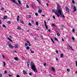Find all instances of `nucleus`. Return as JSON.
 <instances>
[{"instance_id":"1","label":"nucleus","mask_w":77,"mask_h":77,"mask_svg":"<svg viewBox=\"0 0 77 77\" xmlns=\"http://www.w3.org/2000/svg\"><path fill=\"white\" fill-rule=\"evenodd\" d=\"M52 12H54L55 15H57L58 17H59L60 16L63 18H65L63 14L62 13V10L61 7L59 5H57V11L54 9H53Z\"/></svg>"},{"instance_id":"2","label":"nucleus","mask_w":77,"mask_h":77,"mask_svg":"<svg viewBox=\"0 0 77 77\" xmlns=\"http://www.w3.org/2000/svg\"><path fill=\"white\" fill-rule=\"evenodd\" d=\"M30 66L31 67V69L33 71H35L36 69V67H35V65L34 64V63L33 62L31 61V62Z\"/></svg>"},{"instance_id":"3","label":"nucleus","mask_w":77,"mask_h":77,"mask_svg":"<svg viewBox=\"0 0 77 77\" xmlns=\"http://www.w3.org/2000/svg\"><path fill=\"white\" fill-rule=\"evenodd\" d=\"M11 2L14 3H15V5H17V6H20V5H18V3L17 2H16L15 1V0H11Z\"/></svg>"},{"instance_id":"4","label":"nucleus","mask_w":77,"mask_h":77,"mask_svg":"<svg viewBox=\"0 0 77 77\" xmlns=\"http://www.w3.org/2000/svg\"><path fill=\"white\" fill-rule=\"evenodd\" d=\"M65 9L66 10V11H67V12H69V9L68 7H65Z\"/></svg>"},{"instance_id":"5","label":"nucleus","mask_w":77,"mask_h":77,"mask_svg":"<svg viewBox=\"0 0 77 77\" xmlns=\"http://www.w3.org/2000/svg\"><path fill=\"white\" fill-rule=\"evenodd\" d=\"M9 47H11V48H12V49H13L14 48V46H12V45H11V44L9 45Z\"/></svg>"},{"instance_id":"6","label":"nucleus","mask_w":77,"mask_h":77,"mask_svg":"<svg viewBox=\"0 0 77 77\" xmlns=\"http://www.w3.org/2000/svg\"><path fill=\"white\" fill-rule=\"evenodd\" d=\"M7 18H8V16H6V15H5V16H4L3 19L4 20H6V19Z\"/></svg>"},{"instance_id":"7","label":"nucleus","mask_w":77,"mask_h":77,"mask_svg":"<svg viewBox=\"0 0 77 77\" xmlns=\"http://www.w3.org/2000/svg\"><path fill=\"white\" fill-rule=\"evenodd\" d=\"M76 11H77V9L76 8V7L75 6L74 7V12H76Z\"/></svg>"},{"instance_id":"8","label":"nucleus","mask_w":77,"mask_h":77,"mask_svg":"<svg viewBox=\"0 0 77 77\" xmlns=\"http://www.w3.org/2000/svg\"><path fill=\"white\" fill-rule=\"evenodd\" d=\"M51 70L53 72H54L55 71V69L54 68V67H53L52 68H51Z\"/></svg>"},{"instance_id":"9","label":"nucleus","mask_w":77,"mask_h":77,"mask_svg":"<svg viewBox=\"0 0 77 77\" xmlns=\"http://www.w3.org/2000/svg\"><path fill=\"white\" fill-rule=\"evenodd\" d=\"M27 66H29V65L30 64V61H27Z\"/></svg>"},{"instance_id":"10","label":"nucleus","mask_w":77,"mask_h":77,"mask_svg":"<svg viewBox=\"0 0 77 77\" xmlns=\"http://www.w3.org/2000/svg\"><path fill=\"white\" fill-rule=\"evenodd\" d=\"M23 74H27V72H26V71H25L24 70L23 71Z\"/></svg>"},{"instance_id":"11","label":"nucleus","mask_w":77,"mask_h":77,"mask_svg":"<svg viewBox=\"0 0 77 77\" xmlns=\"http://www.w3.org/2000/svg\"><path fill=\"white\" fill-rule=\"evenodd\" d=\"M42 11L41 10H38V12L39 13V14H41L42 12Z\"/></svg>"},{"instance_id":"12","label":"nucleus","mask_w":77,"mask_h":77,"mask_svg":"<svg viewBox=\"0 0 77 77\" xmlns=\"http://www.w3.org/2000/svg\"><path fill=\"white\" fill-rule=\"evenodd\" d=\"M26 42H27V43H28V44H29V45H28L29 46H31V44H30V42H29L27 41Z\"/></svg>"},{"instance_id":"13","label":"nucleus","mask_w":77,"mask_h":77,"mask_svg":"<svg viewBox=\"0 0 77 77\" xmlns=\"http://www.w3.org/2000/svg\"><path fill=\"white\" fill-rule=\"evenodd\" d=\"M18 2L19 4V5H21V1H20V0H18Z\"/></svg>"},{"instance_id":"14","label":"nucleus","mask_w":77,"mask_h":77,"mask_svg":"<svg viewBox=\"0 0 77 77\" xmlns=\"http://www.w3.org/2000/svg\"><path fill=\"white\" fill-rule=\"evenodd\" d=\"M14 59H15V60H16V61L18 60V57H15L14 58Z\"/></svg>"},{"instance_id":"15","label":"nucleus","mask_w":77,"mask_h":77,"mask_svg":"<svg viewBox=\"0 0 77 77\" xmlns=\"http://www.w3.org/2000/svg\"><path fill=\"white\" fill-rule=\"evenodd\" d=\"M60 55L61 57H63V54H61Z\"/></svg>"},{"instance_id":"16","label":"nucleus","mask_w":77,"mask_h":77,"mask_svg":"<svg viewBox=\"0 0 77 77\" xmlns=\"http://www.w3.org/2000/svg\"><path fill=\"white\" fill-rule=\"evenodd\" d=\"M8 24H11V21H9L7 22Z\"/></svg>"},{"instance_id":"17","label":"nucleus","mask_w":77,"mask_h":77,"mask_svg":"<svg viewBox=\"0 0 77 77\" xmlns=\"http://www.w3.org/2000/svg\"><path fill=\"white\" fill-rule=\"evenodd\" d=\"M20 22H21V23H22V24H24V22L23 20H20Z\"/></svg>"},{"instance_id":"18","label":"nucleus","mask_w":77,"mask_h":77,"mask_svg":"<svg viewBox=\"0 0 77 77\" xmlns=\"http://www.w3.org/2000/svg\"><path fill=\"white\" fill-rule=\"evenodd\" d=\"M31 20V23H32V24H34V23H35V22H34L33 20Z\"/></svg>"},{"instance_id":"19","label":"nucleus","mask_w":77,"mask_h":77,"mask_svg":"<svg viewBox=\"0 0 77 77\" xmlns=\"http://www.w3.org/2000/svg\"><path fill=\"white\" fill-rule=\"evenodd\" d=\"M26 49H27V50H29V49H30V47L29 46H27L26 47Z\"/></svg>"},{"instance_id":"20","label":"nucleus","mask_w":77,"mask_h":77,"mask_svg":"<svg viewBox=\"0 0 77 77\" xmlns=\"http://www.w3.org/2000/svg\"><path fill=\"white\" fill-rule=\"evenodd\" d=\"M17 29H21V28L20 26H17Z\"/></svg>"},{"instance_id":"21","label":"nucleus","mask_w":77,"mask_h":77,"mask_svg":"<svg viewBox=\"0 0 77 77\" xmlns=\"http://www.w3.org/2000/svg\"><path fill=\"white\" fill-rule=\"evenodd\" d=\"M2 27H4V28H6V26L4 24L2 25Z\"/></svg>"},{"instance_id":"22","label":"nucleus","mask_w":77,"mask_h":77,"mask_svg":"<svg viewBox=\"0 0 77 77\" xmlns=\"http://www.w3.org/2000/svg\"><path fill=\"white\" fill-rule=\"evenodd\" d=\"M57 36H60V33H57Z\"/></svg>"},{"instance_id":"23","label":"nucleus","mask_w":77,"mask_h":77,"mask_svg":"<svg viewBox=\"0 0 77 77\" xmlns=\"http://www.w3.org/2000/svg\"><path fill=\"white\" fill-rule=\"evenodd\" d=\"M51 39L52 41V42H53V43H54V41H53V39L52 38H51Z\"/></svg>"},{"instance_id":"24","label":"nucleus","mask_w":77,"mask_h":77,"mask_svg":"<svg viewBox=\"0 0 77 77\" xmlns=\"http://www.w3.org/2000/svg\"><path fill=\"white\" fill-rule=\"evenodd\" d=\"M54 39L55 41H58V39H57V38H56V37H55Z\"/></svg>"},{"instance_id":"25","label":"nucleus","mask_w":77,"mask_h":77,"mask_svg":"<svg viewBox=\"0 0 77 77\" xmlns=\"http://www.w3.org/2000/svg\"><path fill=\"white\" fill-rule=\"evenodd\" d=\"M11 44V42H10L9 41H8L7 42V44H8L9 46V45L11 44Z\"/></svg>"},{"instance_id":"26","label":"nucleus","mask_w":77,"mask_h":77,"mask_svg":"<svg viewBox=\"0 0 77 77\" xmlns=\"http://www.w3.org/2000/svg\"><path fill=\"white\" fill-rule=\"evenodd\" d=\"M34 71H35L36 72H38V70L36 69L35 68V70H33Z\"/></svg>"},{"instance_id":"27","label":"nucleus","mask_w":77,"mask_h":77,"mask_svg":"<svg viewBox=\"0 0 77 77\" xmlns=\"http://www.w3.org/2000/svg\"><path fill=\"white\" fill-rule=\"evenodd\" d=\"M35 24L37 26H38V22H36L35 23Z\"/></svg>"},{"instance_id":"28","label":"nucleus","mask_w":77,"mask_h":77,"mask_svg":"<svg viewBox=\"0 0 77 77\" xmlns=\"http://www.w3.org/2000/svg\"><path fill=\"white\" fill-rule=\"evenodd\" d=\"M41 38L42 39H44V38H43V36L42 35H41Z\"/></svg>"},{"instance_id":"29","label":"nucleus","mask_w":77,"mask_h":77,"mask_svg":"<svg viewBox=\"0 0 77 77\" xmlns=\"http://www.w3.org/2000/svg\"><path fill=\"white\" fill-rule=\"evenodd\" d=\"M25 46H28V44L27 43H26L25 44Z\"/></svg>"},{"instance_id":"30","label":"nucleus","mask_w":77,"mask_h":77,"mask_svg":"<svg viewBox=\"0 0 77 77\" xmlns=\"http://www.w3.org/2000/svg\"><path fill=\"white\" fill-rule=\"evenodd\" d=\"M30 52L31 53H34V51H33L30 50Z\"/></svg>"},{"instance_id":"31","label":"nucleus","mask_w":77,"mask_h":77,"mask_svg":"<svg viewBox=\"0 0 77 77\" xmlns=\"http://www.w3.org/2000/svg\"><path fill=\"white\" fill-rule=\"evenodd\" d=\"M67 71H68V72H69V71H70V70L69 69H67Z\"/></svg>"},{"instance_id":"32","label":"nucleus","mask_w":77,"mask_h":77,"mask_svg":"<svg viewBox=\"0 0 77 77\" xmlns=\"http://www.w3.org/2000/svg\"><path fill=\"white\" fill-rule=\"evenodd\" d=\"M14 47L16 48H18V46L16 45L14 46Z\"/></svg>"},{"instance_id":"33","label":"nucleus","mask_w":77,"mask_h":77,"mask_svg":"<svg viewBox=\"0 0 77 77\" xmlns=\"http://www.w3.org/2000/svg\"><path fill=\"white\" fill-rule=\"evenodd\" d=\"M44 23H45V26H46V24H47V23L46 22V21H44Z\"/></svg>"},{"instance_id":"34","label":"nucleus","mask_w":77,"mask_h":77,"mask_svg":"<svg viewBox=\"0 0 77 77\" xmlns=\"http://www.w3.org/2000/svg\"><path fill=\"white\" fill-rule=\"evenodd\" d=\"M35 15H36V16H38V13H35Z\"/></svg>"},{"instance_id":"35","label":"nucleus","mask_w":77,"mask_h":77,"mask_svg":"<svg viewBox=\"0 0 77 77\" xmlns=\"http://www.w3.org/2000/svg\"><path fill=\"white\" fill-rule=\"evenodd\" d=\"M32 73H29V75H30L31 76H32Z\"/></svg>"},{"instance_id":"36","label":"nucleus","mask_w":77,"mask_h":77,"mask_svg":"<svg viewBox=\"0 0 77 77\" xmlns=\"http://www.w3.org/2000/svg\"><path fill=\"white\" fill-rule=\"evenodd\" d=\"M28 25L29 26H32V24H31V23H29Z\"/></svg>"},{"instance_id":"37","label":"nucleus","mask_w":77,"mask_h":77,"mask_svg":"<svg viewBox=\"0 0 77 77\" xmlns=\"http://www.w3.org/2000/svg\"><path fill=\"white\" fill-rule=\"evenodd\" d=\"M52 25L53 26H56L55 25V24H54V23H52Z\"/></svg>"},{"instance_id":"38","label":"nucleus","mask_w":77,"mask_h":77,"mask_svg":"<svg viewBox=\"0 0 77 77\" xmlns=\"http://www.w3.org/2000/svg\"><path fill=\"white\" fill-rule=\"evenodd\" d=\"M26 7L27 8H29V5H26Z\"/></svg>"},{"instance_id":"39","label":"nucleus","mask_w":77,"mask_h":77,"mask_svg":"<svg viewBox=\"0 0 77 77\" xmlns=\"http://www.w3.org/2000/svg\"><path fill=\"white\" fill-rule=\"evenodd\" d=\"M72 39L73 40V41H74V39H75V38H74V37H72Z\"/></svg>"},{"instance_id":"40","label":"nucleus","mask_w":77,"mask_h":77,"mask_svg":"<svg viewBox=\"0 0 77 77\" xmlns=\"http://www.w3.org/2000/svg\"><path fill=\"white\" fill-rule=\"evenodd\" d=\"M45 26V28L46 29H48V26H47V25Z\"/></svg>"},{"instance_id":"41","label":"nucleus","mask_w":77,"mask_h":77,"mask_svg":"<svg viewBox=\"0 0 77 77\" xmlns=\"http://www.w3.org/2000/svg\"><path fill=\"white\" fill-rule=\"evenodd\" d=\"M4 66H6V63L5 61L4 62Z\"/></svg>"},{"instance_id":"42","label":"nucleus","mask_w":77,"mask_h":77,"mask_svg":"<svg viewBox=\"0 0 77 77\" xmlns=\"http://www.w3.org/2000/svg\"><path fill=\"white\" fill-rule=\"evenodd\" d=\"M72 31L73 32H75V29H73L72 30Z\"/></svg>"},{"instance_id":"43","label":"nucleus","mask_w":77,"mask_h":77,"mask_svg":"<svg viewBox=\"0 0 77 77\" xmlns=\"http://www.w3.org/2000/svg\"><path fill=\"white\" fill-rule=\"evenodd\" d=\"M2 75H3L2 74V73H0V77H2Z\"/></svg>"},{"instance_id":"44","label":"nucleus","mask_w":77,"mask_h":77,"mask_svg":"<svg viewBox=\"0 0 77 77\" xmlns=\"http://www.w3.org/2000/svg\"><path fill=\"white\" fill-rule=\"evenodd\" d=\"M1 10H4V8L3 7L1 8Z\"/></svg>"},{"instance_id":"45","label":"nucleus","mask_w":77,"mask_h":77,"mask_svg":"<svg viewBox=\"0 0 77 77\" xmlns=\"http://www.w3.org/2000/svg\"><path fill=\"white\" fill-rule=\"evenodd\" d=\"M4 73L5 74H6V73H7V71H6V70L5 71H4Z\"/></svg>"},{"instance_id":"46","label":"nucleus","mask_w":77,"mask_h":77,"mask_svg":"<svg viewBox=\"0 0 77 77\" xmlns=\"http://www.w3.org/2000/svg\"><path fill=\"white\" fill-rule=\"evenodd\" d=\"M72 3H75V2H74V0H72Z\"/></svg>"},{"instance_id":"47","label":"nucleus","mask_w":77,"mask_h":77,"mask_svg":"<svg viewBox=\"0 0 77 77\" xmlns=\"http://www.w3.org/2000/svg\"><path fill=\"white\" fill-rule=\"evenodd\" d=\"M2 57H3V59H5V56H4V55H2Z\"/></svg>"},{"instance_id":"48","label":"nucleus","mask_w":77,"mask_h":77,"mask_svg":"<svg viewBox=\"0 0 77 77\" xmlns=\"http://www.w3.org/2000/svg\"><path fill=\"white\" fill-rule=\"evenodd\" d=\"M51 30H50V29H49L48 31V32H51Z\"/></svg>"},{"instance_id":"49","label":"nucleus","mask_w":77,"mask_h":77,"mask_svg":"<svg viewBox=\"0 0 77 77\" xmlns=\"http://www.w3.org/2000/svg\"><path fill=\"white\" fill-rule=\"evenodd\" d=\"M17 77H20V75H17Z\"/></svg>"},{"instance_id":"50","label":"nucleus","mask_w":77,"mask_h":77,"mask_svg":"<svg viewBox=\"0 0 77 77\" xmlns=\"http://www.w3.org/2000/svg\"><path fill=\"white\" fill-rule=\"evenodd\" d=\"M28 17H29V18H31V16H30V15H29L28 16Z\"/></svg>"},{"instance_id":"51","label":"nucleus","mask_w":77,"mask_h":77,"mask_svg":"<svg viewBox=\"0 0 77 77\" xmlns=\"http://www.w3.org/2000/svg\"><path fill=\"white\" fill-rule=\"evenodd\" d=\"M47 6H48V5H49L48 4V3H47L46 4Z\"/></svg>"},{"instance_id":"52","label":"nucleus","mask_w":77,"mask_h":77,"mask_svg":"<svg viewBox=\"0 0 77 77\" xmlns=\"http://www.w3.org/2000/svg\"><path fill=\"white\" fill-rule=\"evenodd\" d=\"M20 18V16H17V18Z\"/></svg>"},{"instance_id":"53","label":"nucleus","mask_w":77,"mask_h":77,"mask_svg":"<svg viewBox=\"0 0 77 77\" xmlns=\"http://www.w3.org/2000/svg\"><path fill=\"white\" fill-rule=\"evenodd\" d=\"M75 62H76V66H77V62L75 61Z\"/></svg>"},{"instance_id":"54","label":"nucleus","mask_w":77,"mask_h":77,"mask_svg":"<svg viewBox=\"0 0 77 77\" xmlns=\"http://www.w3.org/2000/svg\"><path fill=\"white\" fill-rule=\"evenodd\" d=\"M17 21H19V18H17Z\"/></svg>"},{"instance_id":"55","label":"nucleus","mask_w":77,"mask_h":77,"mask_svg":"<svg viewBox=\"0 0 77 77\" xmlns=\"http://www.w3.org/2000/svg\"><path fill=\"white\" fill-rule=\"evenodd\" d=\"M9 77H11V76H12V75H8Z\"/></svg>"},{"instance_id":"56","label":"nucleus","mask_w":77,"mask_h":77,"mask_svg":"<svg viewBox=\"0 0 77 77\" xmlns=\"http://www.w3.org/2000/svg\"><path fill=\"white\" fill-rule=\"evenodd\" d=\"M38 3H39V4H40V5H41V2H40L39 1H38Z\"/></svg>"},{"instance_id":"57","label":"nucleus","mask_w":77,"mask_h":77,"mask_svg":"<svg viewBox=\"0 0 77 77\" xmlns=\"http://www.w3.org/2000/svg\"><path fill=\"white\" fill-rule=\"evenodd\" d=\"M7 39H9V41H10L11 39V38H8Z\"/></svg>"},{"instance_id":"58","label":"nucleus","mask_w":77,"mask_h":77,"mask_svg":"<svg viewBox=\"0 0 77 77\" xmlns=\"http://www.w3.org/2000/svg\"><path fill=\"white\" fill-rule=\"evenodd\" d=\"M53 18L54 19H55V16H53Z\"/></svg>"},{"instance_id":"59","label":"nucleus","mask_w":77,"mask_h":77,"mask_svg":"<svg viewBox=\"0 0 77 77\" xmlns=\"http://www.w3.org/2000/svg\"><path fill=\"white\" fill-rule=\"evenodd\" d=\"M44 66H46V63H45L44 64Z\"/></svg>"},{"instance_id":"60","label":"nucleus","mask_w":77,"mask_h":77,"mask_svg":"<svg viewBox=\"0 0 77 77\" xmlns=\"http://www.w3.org/2000/svg\"><path fill=\"white\" fill-rule=\"evenodd\" d=\"M70 48H71V49H72V46H70Z\"/></svg>"},{"instance_id":"61","label":"nucleus","mask_w":77,"mask_h":77,"mask_svg":"<svg viewBox=\"0 0 77 77\" xmlns=\"http://www.w3.org/2000/svg\"><path fill=\"white\" fill-rule=\"evenodd\" d=\"M36 30H39V29L38 28L36 29Z\"/></svg>"},{"instance_id":"62","label":"nucleus","mask_w":77,"mask_h":77,"mask_svg":"<svg viewBox=\"0 0 77 77\" xmlns=\"http://www.w3.org/2000/svg\"><path fill=\"white\" fill-rule=\"evenodd\" d=\"M42 16H43V17H45V15H44V14H42Z\"/></svg>"},{"instance_id":"63","label":"nucleus","mask_w":77,"mask_h":77,"mask_svg":"<svg viewBox=\"0 0 77 77\" xmlns=\"http://www.w3.org/2000/svg\"><path fill=\"white\" fill-rule=\"evenodd\" d=\"M10 41H11V42H12V40H11H11H10Z\"/></svg>"},{"instance_id":"64","label":"nucleus","mask_w":77,"mask_h":77,"mask_svg":"<svg viewBox=\"0 0 77 77\" xmlns=\"http://www.w3.org/2000/svg\"><path fill=\"white\" fill-rule=\"evenodd\" d=\"M62 41H63V42L64 41V39H63L62 38Z\"/></svg>"}]
</instances>
